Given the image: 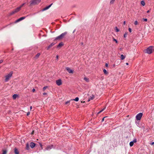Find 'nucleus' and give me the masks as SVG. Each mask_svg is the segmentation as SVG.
<instances>
[{
	"label": "nucleus",
	"mask_w": 154,
	"mask_h": 154,
	"mask_svg": "<svg viewBox=\"0 0 154 154\" xmlns=\"http://www.w3.org/2000/svg\"><path fill=\"white\" fill-rule=\"evenodd\" d=\"M63 43L62 42H61L58 45L57 47H60L62 46L63 45Z\"/></svg>",
	"instance_id": "20"
},
{
	"label": "nucleus",
	"mask_w": 154,
	"mask_h": 154,
	"mask_svg": "<svg viewBox=\"0 0 154 154\" xmlns=\"http://www.w3.org/2000/svg\"><path fill=\"white\" fill-rule=\"evenodd\" d=\"M79 100V98L78 97H76L74 99H71L70 100H74L75 101H78Z\"/></svg>",
	"instance_id": "18"
},
{
	"label": "nucleus",
	"mask_w": 154,
	"mask_h": 154,
	"mask_svg": "<svg viewBox=\"0 0 154 154\" xmlns=\"http://www.w3.org/2000/svg\"><path fill=\"white\" fill-rule=\"evenodd\" d=\"M84 80L86 82H89V79L86 77H85L84 79Z\"/></svg>",
	"instance_id": "21"
},
{
	"label": "nucleus",
	"mask_w": 154,
	"mask_h": 154,
	"mask_svg": "<svg viewBox=\"0 0 154 154\" xmlns=\"http://www.w3.org/2000/svg\"><path fill=\"white\" fill-rule=\"evenodd\" d=\"M126 65H128V63H126Z\"/></svg>",
	"instance_id": "51"
},
{
	"label": "nucleus",
	"mask_w": 154,
	"mask_h": 154,
	"mask_svg": "<svg viewBox=\"0 0 154 154\" xmlns=\"http://www.w3.org/2000/svg\"><path fill=\"white\" fill-rule=\"evenodd\" d=\"M7 151L6 150H4L3 151L2 154H6Z\"/></svg>",
	"instance_id": "31"
},
{
	"label": "nucleus",
	"mask_w": 154,
	"mask_h": 154,
	"mask_svg": "<svg viewBox=\"0 0 154 154\" xmlns=\"http://www.w3.org/2000/svg\"><path fill=\"white\" fill-rule=\"evenodd\" d=\"M150 11V10H148L147 11V13H148Z\"/></svg>",
	"instance_id": "49"
},
{
	"label": "nucleus",
	"mask_w": 154,
	"mask_h": 154,
	"mask_svg": "<svg viewBox=\"0 0 154 154\" xmlns=\"http://www.w3.org/2000/svg\"><path fill=\"white\" fill-rule=\"evenodd\" d=\"M66 69L68 71V72L69 73H73V70L71 69L69 67H66Z\"/></svg>",
	"instance_id": "7"
},
{
	"label": "nucleus",
	"mask_w": 154,
	"mask_h": 154,
	"mask_svg": "<svg viewBox=\"0 0 154 154\" xmlns=\"http://www.w3.org/2000/svg\"><path fill=\"white\" fill-rule=\"evenodd\" d=\"M71 100H69V101H68L67 102H66L65 103V104H66V105H69V103H70V102Z\"/></svg>",
	"instance_id": "28"
},
{
	"label": "nucleus",
	"mask_w": 154,
	"mask_h": 154,
	"mask_svg": "<svg viewBox=\"0 0 154 154\" xmlns=\"http://www.w3.org/2000/svg\"><path fill=\"white\" fill-rule=\"evenodd\" d=\"M52 5V3L51 4V5H49L46 7L44 8L42 10V11H45L46 10L48 9Z\"/></svg>",
	"instance_id": "9"
},
{
	"label": "nucleus",
	"mask_w": 154,
	"mask_h": 154,
	"mask_svg": "<svg viewBox=\"0 0 154 154\" xmlns=\"http://www.w3.org/2000/svg\"><path fill=\"white\" fill-rule=\"evenodd\" d=\"M127 33H125V34L124 35V38H126L127 37Z\"/></svg>",
	"instance_id": "35"
},
{
	"label": "nucleus",
	"mask_w": 154,
	"mask_h": 154,
	"mask_svg": "<svg viewBox=\"0 0 154 154\" xmlns=\"http://www.w3.org/2000/svg\"><path fill=\"white\" fill-rule=\"evenodd\" d=\"M132 141H133V143H136L137 142V139H134Z\"/></svg>",
	"instance_id": "37"
},
{
	"label": "nucleus",
	"mask_w": 154,
	"mask_h": 154,
	"mask_svg": "<svg viewBox=\"0 0 154 154\" xmlns=\"http://www.w3.org/2000/svg\"><path fill=\"white\" fill-rule=\"evenodd\" d=\"M41 0H32L31 1L30 5H34L39 3Z\"/></svg>",
	"instance_id": "4"
},
{
	"label": "nucleus",
	"mask_w": 154,
	"mask_h": 154,
	"mask_svg": "<svg viewBox=\"0 0 154 154\" xmlns=\"http://www.w3.org/2000/svg\"><path fill=\"white\" fill-rule=\"evenodd\" d=\"M58 55H57L56 56V58L57 59H58Z\"/></svg>",
	"instance_id": "47"
},
{
	"label": "nucleus",
	"mask_w": 154,
	"mask_h": 154,
	"mask_svg": "<svg viewBox=\"0 0 154 154\" xmlns=\"http://www.w3.org/2000/svg\"><path fill=\"white\" fill-rule=\"evenodd\" d=\"M123 24L124 25H125V21H124V22Z\"/></svg>",
	"instance_id": "48"
},
{
	"label": "nucleus",
	"mask_w": 154,
	"mask_h": 154,
	"mask_svg": "<svg viewBox=\"0 0 154 154\" xmlns=\"http://www.w3.org/2000/svg\"><path fill=\"white\" fill-rule=\"evenodd\" d=\"M56 84L58 86H60L62 84V82L61 79H58L56 81Z\"/></svg>",
	"instance_id": "8"
},
{
	"label": "nucleus",
	"mask_w": 154,
	"mask_h": 154,
	"mask_svg": "<svg viewBox=\"0 0 154 154\" xmlns=\"http://www.w3.org/2000/svg\"><path fill=\"white\" fill-rule=\"evenodd\" d=\"M75 30H74L73 32V33L75 32Z\"/></svg>",
	"instance_id": "52"
},
{
	"label": "nucleus",
	"mask_w": 154,
	"mask_h": 154,
	"mask_svg": "<svg viewBox=\"0 0 154 154\" xmlns=\"http://www.w3.org/2000/svg\"><path fill=\"white\" fill-rule=\"evenodd\" d=\"M47 93H44L43 94L44 95H46L47 94Z\"/></svg>",
	"instance_id": "42"
},
{
	"label": "nucleus",
	"mask_w": 154,
	"mask_h": 154,
	"mask_svg": "<svg viewBox=\"0 0 154 154\" xmlns=\"http://www.w3.org/2000/svg\"><path fill=\"white\" fill-rule=\"evenodd\" d=\"M67 34V32H65L64 33H62L60 35L57 37L55 40H60L62 39L63 37Z\"/></svg>",
	"instance_id": "3"
},
{
	"label": "nucleus",
	"mask_w": 154,
	"mask_h": 154,
	"mask_svg": "<svg viewBox=\"0 0 154 154\" xmlns=\"http://www.w3.org/2000/svg\"><path fill=\"white\" fill-rule=\"evenodd\" d=\"M103 72L104 74H107L108 72L105 69H104L103 70Z\"/></svg>",
	"instance_id": "27"
},
{
	"label": "nucleus",
	"mask_w": 154,
	"mask_h": 154,
	"mask_svg": "<svg viewBox=\"0 0 154 154\" xmlns=\"http://www.w3.org/2000/svg\"><path fill=\"white\" fill-rule=\"evenodd\" d=\"M40 55V53H38L35 56V58H38L39 56Z\"/></svg>",
	"instance_id": "25"
},
{
	"label": "nucleus",
	"mask_w": 154,
	"mask_h": 154,
	"mask_svg": "<svg viewBox=\"0 0 154 154\" xmlns=\"http://www.w3.org/2000/svg\"><path fill=\"white\" fill-rule=\"evenodd\" d=\"M32 106H31L30 107V109H32Z\"/></svg>",
	"instance_id": "50"
},
{
	"label": "nucleus",
	"mask_w": 154,
	"mask_h": 154,
	"mask_svg": "<svg viewBox=\"0 0 154 154\" xmlns=\"http://www.w3.org/2000/svg\"><path fill=\"white\" fill-rule=\"evenodd\" d=\"M106 108V107H104V108H103L102 110H100V111L99 112H98V114H99L100 113H101Z\"/></svg>",
	"instance_id": "24"
},
{
	"label": "nucleus",
	"mask_w": 154,
	"mask_h": 154,
	"mask_svg": "<svg viewBox=\"0 0 154 154\" xmlns=\"http://www.w3.org/2000/svg\"><path fill=\"white\" fill-rule=\"evenodd\" d=\"M14 151L15 154H19V152L16 148H15Z\"/></svg>",
	"instance_id": "15"
},
{
	"label": "nucleus",
	"mask_w": 154,
	"mask_h": 154,
	"mask_svg": "<svg viewBox=\"0 0 154 154\" xmlns=\"http://www.w3.org/2000/svg\"><path fill=\"white\" fill-rule=\"evenodd\" d=\"M35 144L34 143L31 142L30 143V146L32 148H33L35 147Z\"/></svg>",
	"instance_id": "13"
},
{
	"label": "nucleus",
	"mask_w": 154,
	"mask_h": 154,
	"mask_svg": "<svg viewBox=\"0 0 154 154\" xmlns=\"http://www.w3.org/2000/svg\"><path fill=\"white\" fill-rule=\"evenodd\" d=\"M125 58V56L123 54H121L120 57V59L121 60H123Z\"/></svg>",
	"instance_id": "17"
},
{
	"label": "nucleus",
	"mask_w": 154,
	"mask_h": 154,
	"mask_svg": "<svg viewBox=\"0 0 154 154\" xmlns=\"http://www.w3.org/2000/svg\"><path fill=\"white\" fill-rule=\"evenodd\" d=\"M138 24V23L137 21H135L134 22V24L135 25H137Z\"/></svg>",
	"instance_id": "29"
},
{
	"label": "nucleus",
	"mask_w": 154,
	"mask_h": 154,
	"mask_svg": "<svg viewBox=\"0 0 154 154\" xmlns=\"http://www.w3.org/2000/svg\"><path fill=\"white\" fill-rule=\"evenodd\" d=\"M30 114V112H28L27 113V116H29Z\"/></svg>",
	"instance_id": "40"
},
{
	"label": "nucleus",
	"mask_w": 154,
	"mask_h": 154,
	"mask_svg": "<svg viewBox=\"0 0 154 154\" xmlns=\"http://www.w3.org/2000/svg\"><path fill=\"white\" fill-rule=\"evenodd\" d=\"M105 66L106 67H107L108 66V64L107 63H106Z\"/></svg>",
	"instance_id": "45"
},
{
	"label": "nucleus",
	"mask_w": 154,
	"mask_h": 154,
	"mask_svg": "<svg viewBox=\"0 0 154 154\" xmlns=\"http://www.w3.org/2000/svg\"><path fill=\"white\" fill-rule=\"evenodd\" d=\"M141 4L143 6L145 5V3L143 1H142L141 2Z\"/></svg>",
	"instance_id": "23"
},
{
	"label": "nucleus",
	"mask_w": 154,
	"mask_h": 154,
	"mask_svg": "<svg viewBox=\"0 0 154 154\" xmlns=\"http://www.w3.org/2000/svg\"><path fill=\"white\" fill-rule=\"evenodd\" d=\"M18 96V95L17 94H14L13 96V98L14 99H16L17 97Z\"/></svg>",
	"instance_id": "19"
},
{
	"label": "nucleus",
	"mask_w": 154,
	"mask_h": 154,
	"mask_svg": "<svg viewBox=\"0 0 154 154\" xmlns=\"http://www.w3.org/2000/svg\"><path fill=\"white\" fill-rule=\"evenodd\" d=\"M142 20L143 21L145 22L147 21V19L146 18H143Z\"/></svg>",
	"instance_id": "36"
},
{
	"label": "nucleus",
	"mask_w": 154,
	"mask_h": 154,
	"mask_svg": "<svg viewBox=\"0 0 154 154\" xmlns=\"http://www.w3.org/2000/svg\"><path fill=\"white\" fill-rule=\"evenodd\" d=\"M26 149L28 150L29 149V145L28 143H27L26 144Z\"/></svg>",
	"instance_id": "16"
},
{
	"label": "nucleus",
	"mask_w": 154,
	"mask_h": 154,
	"mask_svg": "<svg viewBox=\"0 0 154 154\" xmlns=\"http://www.w3.org/2000/svg\"><path fill=\"white\" fill-rule=\"evenodd\" d=\"M53 147V145H51V146H48L46 148V149H45V150H49L51 149Z\"/></svg>",
	"instance_id": "10"
},
{
	"label": "nucleus",
	"mask_w": 154,
	"mask_h": 154,
	"mask_svg": "<svg viewBox=\"0 0 154 154\" xmlns=\"http://www.w3.org/2000/svg\"><path fill=\"white\" fill-rule=\"evenodd\" d=\"M115 29L116 32H118L119 31V30L117 28V27H115Z\"/></svg>",
	"instance_id": "33"
},
{
	"label": "nucleus",
	"mask_w": 154,
	"mask_h": 154,
	"mask_svg": "<svg viewBox=\"0 0 154 154\" xmlns=\"http://www.w3.org/2000/svg\"><path fill=\"white\" fill-rule=\"evenodd\" d=\"M150 144L151 145H153L154 144V142H152Z\"/></svg>",
	"instance_id": "44"
},
{
	"label": "nucleus",
	"mask_w": 154,
	"mask_h": 154,
	"mask_svg": "<svg viewBox=\"0 0 154 154\" xmlns=\"http://www.w3.org/2000/svg\"><path fill=\"white\" fill-rule=\"evenodd\" d=\"M26 4V3H24L23 4L21 5H20L19 7H20V8H21L25 4Z\"/></svg>",
	"instance_id": "34"
},
{
	"label": "nucleus",
	"mask_w": 154,
	"mask_h": 154,
	"mask_svg": "<svg viewBox=\"0 0 154 154\" xmlns=\"http://www.w3.org/2000/svg\"><path fill=\"white\" fill-rule=\"evenodd\" d=\"M128 30L130 32H131V28H128Z\"/></svg>",
	"instance_id": "38"
},
{
	"label": "nucleus",
	"mask_w": 154,
	"mask_h": 154,
	"mask_svg": "<svg viewBox=\"0 0 154 154\" xmlns=\"http://www.w3.org/2000/svg\"><path fill=\"white\" fill-rule=\"evenodd\" d=\"M113 40L114 41H115L116 43H118V41L115 38H113Z\"/></svg>",
	"instance_id": "32"
},
{
	"label": "nucleus",
	"mask_w": 154,
	"mask_h": 154,
	"mask_svg": "<svg viewBox=\"0 0 154 154\" xmlns=\"http://www.w3.org/2000/svg\"><path fill=\"white\" fill-rule=\"evenodd\" d=\"M154 51V47L150 46L148 47L146 50L145 53L148 54H151Z\"/></svg>",
	"instance_id": "2"
},
{
	"label": "nucleus",
	"mask_w": 154,
	"mask_h": 154,
	"mask_svg": "<svg viewBox=\"0 0 154 154\" xmlns=\"http://www.w3.org/2000/svg\"><path fill=\"white\" fill-rule=\"evenodd\" d=\"M35 91V89L34 88L32 90V91L33 92H34Z\"/></svg>",
	"instance_id": "41"
},
{
	"label": "nucleus",
	"mask_w": 154,
	"mask_h": 154,
	"mask_svg": "<svg viewBox=\"0 0 154 154\" xmlns=\"http://www.w3.org/2000/svg\"><path fill=\"white\" fill-rule=\"evenodd\" d=\"M3 61V60H0V64L2 63Z\"/></svg>",
	"instance_id": "39"
},
{
	"label": "nucleus",
	"mask_w": 154,
	"mask_h": 154,
	"mask_svg": "<svg viewBox=\"0 0 154 154\" xmlns=\"http://www.w3.org/2000/svg\"><path fill=\"white\" fill-rule=\"evenodd\" d=\"M26 18V17H21L20 18H19V19H17V20H16L15 21L16 23L18 22L23 19H24Z\"/></svg>",
	"instance_id": "11"
},
{
	"label": "nucleus",
	"mask_w": 154,
	"mask_h": 154,
	"mask_svg": "<svg viewBox=\"0 0 154 154\" xmlns=\"http://www.w3.org/2000/svg\"><path fill=\"white\" fill-rule=\"evenodd\" d=\"M142 115L143 114L142 113H140L138 114L136 116V119L137 120H140Z\"/></svg>",
	"instance_id": "6"
},
{
	"label": "nucleus",
	"mask_w": 154,
	"mask_h": 154,
	"mask_svg": "<svg viewBox=\"0 0 154 154\" xmlns=\"http://www.w3.org/2000/svg\"><path fill=\"white\" fill-rule=\"evenodd\" d=\"M115 0H111L110 1V4H112L115 1Z\"/></svg>",
	"instance_id": "26"
},
{
	"label": "nucleus",
	"mask_w": 154,
	"mask_h": 154,
	"mask_svg": "<svg viewBox=\"0 0 154 154\" xmlns=\"http://www.w3.org/2000/svg\"><path fill=\"white\" fill-rule=\"evenodd\" d=\"M130 146H132L133 145H134V143H133V141H131L130 143Z\"/></svg>",
	"instance_id": "22"
},
{
	"label": "nucleus",
	"mask_w": 154,
	"mask_h": 154,
	"mask_svg": "<svg viewBox=\"0 0 154 154\" xmlns=\"http://www.w3.org/2000/svg\"><path fill=\"white\" fill-rule=\"evenodd\" d=\"M33 133H34V131H32V132H31V134H33Z\"/></svg>",
	"instance_id": "46"
},
{
	"label": "nucleus",
	"mask_w": 154,
	"mask_h": 154,
	"mask_svg": "<svg viewBox=\"0 0 154 154\" xmlns=\"http://www.w3.org/2000/svg\"><path fill=\"white\" fill-rule=\"evenodd\" d=\"M94 98V96L93 95H92L89 97V99L88 100V101L89 102L90 100H93Z\"/></svg>",
	"instance_id": "12"
},
{
	"label": "nucleus",
	"mask_w": 154,
	"mask_h": 154,
	"mask_svg": "<svg viewBox=\"0 0 154 154\" xmlns=\"http://www.w3.org/2000/svg\"><path fill=\"white\" fill-rule=\"evenodd\" d=\"M20 8L19 7L17 8L15 10L10 13V15H12L18 12L20 10Z\"/></svg>",
	"instance_id": "5"
},
{
	"label": "nucleus",
	"mask_w": 154,
	"mask_h": 154,
	"mask_svg": "<svg viewBox=\"0 0 154 154\" xmlns=\"http://www.w3.org/2000/svg\"><path fill=\"white\" fill-rule=\"evenodd\" d=\"M106 117H103V119H102V121H104V119L105 118H106Z\"/></svg>",
	"instance_id": "43"
},
{
	"label": "nucleus",
	"mask_w": 154,
	"mask_h": 154,
	"mask_svg": "<svg viewBox=\"0 0 154 154\" xmlns=\"http://www.w3.org/2000/svg\"><path fill=\"white\" fill-rule=\"evenodd\" d=\"M55 43L54 42L52 43L49 45L48 46V47L47 48V49L48 50L50 48H51V47L54 45H55Z\"/></svg>",
	"instance_id": "14"
},
{
	"label": "nucleus",
	"mask_w": 154,
	"mask_h": 154,
	"mask_svg": "<svg viewBox=\"0 0 154 154\" xmlns=\"http://www.w3.org/2000/svg\"><path fill=\"white\" fill-rule=\"evenodd\" d=\"M13 74V72L12 71H11L9 73L6 75L5 77V82H8L12 76Z\"/></svg>",
	"instance_id": "1"
},
{
	"label": "nucleus",
	"mask_w": 154,
	"mask_h": 154,
	"mask_svg": "<svg viewBox=\"0 0 154 154\" xmlns=\"http://www.w3.org/2000/svg\"><path fill=\"white\" fill-rule=\"evenodd\" d=\"M47 88V86H45L43 88V90L45 91V89Z\"/></svg>",
	"instance_id": "30"
}]
</instances>
